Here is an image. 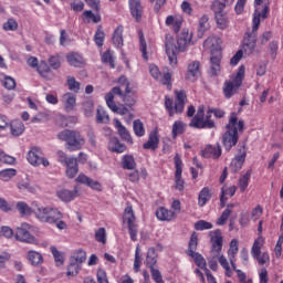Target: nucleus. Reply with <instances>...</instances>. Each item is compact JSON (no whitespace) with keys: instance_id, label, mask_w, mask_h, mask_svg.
<instances>
[{"instance_id":"obj_1","label":"nucleus","mask_w":283,"mask_h":283,"mask_svg":"<svg viewBox=\"0 0 283 283\" xmlns=\"http://www.w3.org/2000/svg\"><path fill=\"white\" fill-rule=\"evenodd\" d=\"M191 34L189 35V30L184 29L179 35H177V45L174 43V36L171 34H166L165 48L166 54L168 56L170 65L178 64V52H185L187 45L191 44Z\"/></svg>"},{"instance_id":"obj_2","label":"nucleus","mask_w":283,"mask_h":283,"mask_svg":"<svg viewBox=\"0 0 283 283\" xmlns=\"http://www.w3.org/2000/svg\"><path fill=\"white\" fill-rule=\"evenodd\" d=\"M226 129L227 132L222 136V145L226 151H231L238 145V140H240L239 133L242 134L244 132V120L240 119L238 122V114L231 113Z\"/></svg>"},{"instance_id":"obj_3","label":"nucleus","mask_w":283,"mask_h":283,"mask_svg":"<svg viewBox=\"0 0 283 283\" xmlns=\"http://www.w3.org/2000/svg\"><path fill=\"white\" fill-rule=\"evenodd\" d=\"M197 250H198V234L197 232H192L188 243L187 255H189V258H193L195 264L199 266V269H202V271L206 272V269H208L207 260H205L202 254L196 252Z\"/></svg>"},{"instance_id":"obj_4","label":"nucleus","mask_w":283,"mask_h":283,"mask_svg":"<svg viewBox=\"0 0 283 283\" xmlns=\"http://www.w3.org/2000/svg\"><path fill=\"white\" fill-rule=\"evenodd\" d=\"M260 28V14H255L253 19L252 32L247 33V36L243 39V52L245 54H253L255 45H258V30Z\"/></svg>"},{"instance_id":"obj_5","label":"nucleus","mask_w":283,"mask_h":283,"mask_svg":"<svg viewBox=\"0 0 283 283\" xmlns=\"http://www.w3.org/2000/svg\"><path fill=\"white\" fill-rule=\"evenodd\" d=\"M242 81H244V65L239 66L238 73L233 82H226L223 87V94L226 98H231L238 88L242 86Z\"/></svg>"},{"instance_id":"obj_6","label":"nucleus","mask_w":283,"mask_h":283,"mask_svg":"<svg viewBox=\"0 0 283 283\" xmlns=\"http://www.w3.org/2000/svg\"><path fill=\"white\" fill-rule=\"evenodd\" d=\"M123 220H124V222H127V224H128L130 240L133 242H136L137 235H138V226H136L134 223V222H136V216H134V209H132V206H128L124 210Z\"/></svg>"},{"instance_id":"obj_7","label":"nucleus","mask_w":283,"mask_h":283,"mask_svg":"<svg viewBox=\"0 0 283 283\" xmlns=\"http://www.w3.org/2000/svg\"><path fill=\"white\" fill-rule=\"evenodd\" d=\"M210 235V243L211 248L210 251L213 253L216 258L220 256V253H222V244H223V238H222V230L217 229L214 231L209 232Z\"/></svg>"},{"instance_id":"obj_8","label":"nucleus","mask_w":283,"mask_h":283,"mask_svg":"<svg viewBox=\"0 0 283 283\" xmlns=\"http://www.w3.org/2000/svg\"><path fill=\"white\" fill-rule=\"evenodd\" d=\"M27 160L30 163V165H33V167H39V165H43V167L50 166V161L43 158V151L36 147L32 148L28 153Z\"/></svg>"},{"instance_id":"obj_9","label":"nucleus","mask_w":283,"mask_h":283,"mask_svg":"<svg viewBox=\"0 0 283 283\" xmlns=\"http://www.w3.org/2000/svg\"><path fill=\"white\" fill-rule=\"evenodd\" d=\"M222 61V50L221 49H212L210 56V76H218L220 74V63Z\"/></svg>"},{"instance_id":"obj_10","label":"nucleus","mask_w":283,"mask_h":283,"mask_svg":"<svg viewBox=\"0 0 283 283\" xmlns=\"http://www.w3.org/2000/svg\"><path fill=\"white\" fill-rule=\"evenodd\" d=\"M32 207L35 213V218L40 220V222L50 221L52 219L49 217L52 209L51 206H43L36 201H33Z\"/></svg>"},{"instance_id":"obj_11","label":"nucleus","mask_w":283,"mask_h":283,"mask_svg":"<svg viewBox=\"0 0 283 283\" xmlns=\"http://www.w3.org/2000/svg\"><path fill=\"white\" fill-rule=\"evenodd\" d=\"M174 160H175V167H176V172H175L176 186H175V189H177L178 191H182L185 189V180H182V159L180 158L179 154H176Z\"/></svg>"},{"instance_id":"obj_12","label":"nucleus","mask_w":283,"mask_h":283,"mask_svg":"<svg viewBox=\"0 0 283 283\" xmlns=\"http://www.w3.org/2000/svg\"><path fill=\"white\" fill-rule=\"evenodd\" d=\"M30 224L22 223L15 231V239L20 242H27L28 244H34L36 240L30 234Z\"/></svg>"},{"instance_id":"obj_13","label":"nucleus","mask_w":283,"mask_h":283,"mask_svg":"<svg viewBox=\"0 0 283 283\" xmlns=\"http://www.w3.org/2000/svg\"><path fill=\"white\" fill-rule=\"evenodd\" d=\"M200 74V62L195 61L188 65L185 78L186 81H190V83H196Z\"/></svg>"},{"instance_id":"obj_14","label":"nucleus","mask_w":283,"mask_h":283,"mask_svg":"<svg viewBox=\"0 0 283 283\" xmlns=\"http://www.w3.org/2000/svg\"><path fill=\"white\" fill-rule=\"evenodd\" d=\"M189 127H193L195 129H216V122L213 119H191Z\"/></svg>"},{"instance_id":"obj_15","label":"nucleus","mask_w":283,"mask_h":283,"mask_svg":"<svg viewBox=\"0 0 283 283\" xmlns=\"http://www.w3.org/2000/svg\"><path fill=\"white\" fill-rule=\"evenodd\" d=\"M128 6L132 17L140 23V20L143 19V4L140 3V0H128Z\"/></svg>"},{"instance_id":"obj_16","label":"nucleus","mask_w":283,"mask_h":283,"mask_svg":"<svg viewBox=\"0 0 283 283\" xmlns=\"http://www.w3.org/2000/svg\"><path fill=\"white\" fill-rule=\"evenodd\" d=\"M201 156L203 158H213L214 160H218V158L222 156V148L220 147V144H217V147H213L212 145H208L201 151Z\"/></svg>"},{"instance_id":"obj_17","label":"nucleus","mask_w":283,"mask_h":283,"mask_svg":"<svg viewBox=\"0 0 283 283\" xmlns=\"http://www.w3.org/2000/svg\"><path fill=\"white\" fill-rule=\"evenodd\" d=\"M114 122L122 140H125V143H129V145H134V139L132 138V134H129V130H127L123 123H120V120H118L117 118H115Z\"/></svg>"},{"instance_id":"obj_18","label":"nucleus","mask_w":283,"mask_h":283,"mask_svg":"<svg viewBox=\"0 0 283 283\" xmlns=\"http://www.w3.org/2000/svg\"><path fill=\"white\" fill-rule=\"evenodd\" d=\"M75 182L80 185H86L87 187H91V189H94L95 191H101V182L93 180L92 178L81 174L75 179Z\"/></svg>"},{"instance_id":"obj_19","label":"nucleus","mask_w":283,"mask_h":283,"mask_svg":"<svg viewBox=\"0 0 283 283\" xmlns=\"http://www.w3.org/2000/svg\"><path fill=\"white\" fill-rule=\"evenodd\" d=\"M57 158H59V163H61V165H64V167H66L67 178H72V158L67 157V155H65V153L61 150L57 151Z\"/></svg>"},{"instance_id":"obj_20","label":"nucleus","mask_w":283,"mask_h":283,"mask_svg":"<svg viewBox=\"0 0 283 283\" xmlns=\"http://www.w3.org/2000/svg\"><path fill=\"white\" fill-rule=\"evenodd\" d=\"M108 149L115 154H123V151H127V146L120 143L116 137H113L108 142Z\"/></svg>"},{"instance_id":"obj_21","label":"nucleus","mask_w":283,"mask_h":283,"mask_svg":"<svg viewBox=\"0 0 283 283\" xmlns=\"http://www.w3.org/2000/svg\"><path fill=\"white\" fill-rule=\"evenodd\" d=\"M27 260H29L31 266H41L43 263V254L38 251L30 250L27 254Z\"/></svg>"},{"instance_id":"obj_22","label":"nucleus","mask_w":283,"mask_h":283,"mask_svg":"<svg viewBox=\"0 0 283 283\" xmlns=\"http://www.w3.org/2000/svg\"><path fill=\"white\" fill-rule=\"evenodd\" d=\"M158 143H160V139H158V133L151 132L148 136V142L143 145V148L156 151V149H158Z\"/></svg>"},{"instance_id":"obj_23","label":"nucleus","mask_w":283,"mask_h":283,"mask_svg":"<svg viewBox=\"0 0 283 283\" xmlns=\"http://www.w3.org/2000/svg\"><path fill=\"white\" fill-rule=\"evenodd\" d=\"M85 145V138L81 135V133L76 130H72V149H83Z\"/></svg>"},{"instance_id":"obj_24","label":"nucleus","mask_w":283,"mask_h":283,"mask_svg":"<svg viewBox=\"0 0 283 283\" xmlns=\"http://www.w3.org/2000/svg\"><path fill=\"white\" fill-rule=\"evenodd\" d=\"M10 129L12 136H21L23 132H25V125L23 124V122L15 119L11 122Z\"/></svg>"},{"instance_id":"obj_25","label":"nucleus","mask_w":283,"mask_h":283,"mask_svg":"<svg viewBox=\"0 0 283 283\" xmlns=\"http://www.w3.org/2000/svg\"><path fill=\"white\" fill-rule=\"evenodd\" d=\"M207 30H209V15L205 14L199 19L198 39H202Z\"/></svg>"},{"instance_id":"obj_26","label":"nucleus","mask_w":283,"mask_h":283,"mask_svg":"<svg viewBox=\"0 0 283 283\" xmlns=\"http://www.w3.org/2000/svg\"><path fill=\"white\" fill-rule=\"evenodd\" d=\"M85 163H87V155L85 153H80L77 157L72 158L73 174H78V165H85Z\"/></svg>"},{"instance_id":"obj_27","label":"nucleus","mask_w":283,"mask_h":283,"mask_svg":"<svg viewBox=\"0 0 283 283\" xmlns=\"http://www.w3.org/2000/svg\"><path fill=\"white\" fill-rule=\"evenodd\" d=\"M50 251L54 258V262L56 264V266H63L64 262H65V253L59 251V249H56V247L51 245Z\"/></svg>"},{"instance_id":"obj_28","label":"nucleus","mask_w":283,"mask_h":283,"mask_svg":"<svg viewBox=\"0 0 283 283\" xmlns=\"http://www.w3.org/2000/svg\"><path fill=\"white\" fill-rule=\"evenodd\" d=\"M96 123L98 125H107L109 123V115L103 106L97 107Z\"/></svg>"},{"instance_id":"obj_29","label":"nucleus","mask_w":283,"mask_h":283,"mask_svg":"<svg viewBox=\"0 0 283 283\" xmlns=\"http://www.w3.org/2000/svg\"><path fill=\"white\" fill-rule=\"evenodd\" d=\"M211 189L209 187H205L200 192H199V207H205L209 200H211Z\"/></svg>"},{"instance_id":"obj_30","label":"nucleus","mask_w":283,"mask_h":283,"mask_svg":"<svg viewBox=\"0 0 283 283\" xmlns=\"http://www.w3.org/2000/svg\"><path fill=\"white\" fill-rule=\"evenodd\" d=\"M156 216L158 218V220H172L174 216H176V213L171 210H167V208H159L157 211H156Z\"/></svg>"},{"instance_id":"obj_31","label":"nucleus","mask_w":283,"mask_h":283,"mask_svg":"<svg viewBox=\"0 0 283 283\" xmlns=\"http://www.w3.org/2000/svg\"><path fill=\"white\" fill-rule=\"evenodd\" d=\"M214 19L220 30H227L229 28V18L224 13H214Z\"/></svg>"},{"instance_id":"obj_32","label":"nucleus","mask_w":283,"mask_h":283,"mask_svg":"<svg viewBox=\"0 0 283 283\" xmlns=\"http://www.w3.org/2000/svg\"><path fill=\"white\" fill-rule=\"evenodd\" d=\"M14 176H17V169L7 168L0 170V180H2V182H10V180L14 178Z\"/></svg>"},{"instance_id":"obj_33","label":"nucleus","mask_w":283,"mask_h":283,"mask_svg":"<svg viewBox=\"0 0 283 283\" xmlns=\"http://www.w3.org/2000/svg\"><path fill=\"white\" fill-rule=\"evenodd\" d=\"M122 167L123 169L133 170L136 169V160L132 155H125L122 159Z\"/></svg>"},{"instance_id":"obj_34","label":"nucleus","mask_w":283,"mask_h":283,"mask_svg":"<svg viewBox=\"0 0 283 283\" xmlns=\"http://www.w3.org/2000/svg\"><path fill=\"white\" fill-rule=\"evenodd\" d=\"M113 43L115 48H123V27H117L113 33Z\"/></svg>"},{"instance_id":"obj_35","label":"nucleus","mask_w":283,"mask_h":283,"mask_svg":"<svg viewBox=\"0 0 283 283\" xmlns=\"http://www.w3.org/2000/svg\"><path fill=\"white\" fill-rule=\"evenodd\" d=\"M15 209L19 211L20 216H32V209L27 202L19 201L15 205Z\"/></svg>"},{"instance_id":"obj_36","label":"nucleus","mask_w":283,"mask_h":283,"mask_svg":"<svg viewBox=\"0 0 283 283\" xmlns=\"http://www.w3.org/2000/svg\"><path fill=\"white\" fill-rule=\"evenodd\" d=\"M49 218H51L48 222L49 224H54V222H59V220L63 219V213L60 212L57 208L51 207V212L49 213Z\"/></svg>"},{"instance_id":"obj_37","label":"nucleus","mask_w":283,"mask_h":283,"mask_svg":"<svg viewBox=\"0 0 283 283\" xmlns=\"http://www.w3.org/2000/svg\"><path fill=\"white\" fill-rule=\"evenodd\" d=\"M122 98L126 107H134V104L137 103L136 95L132 92V90L128 93L125 91Z\"/></svg>"},{"instance_id":"obj_38","label":"nucleus","mask_w":283,"mask_h":283,"mask_svg":"<svg viewBox=\"0 0 283 283\" xmlns=\"http://www.w3.org/2000/svg\"><path fill=\"white\" fill-rule=\"evenodd\" d=\"M57 137L60 140H64L66 143V149H72V130L65 129L62 130Z\"/></svg>"},{"instance_id":"obj_39","label":"nucleus","mask_w":283,"mask_h":283,"mask_svg":"<svg viewBox=\"0 0 283 283\" xmlns=\"http://www.w3.org/2000/svg\"><path fill=\"white\" fill-rule=\"evenodd\" d=\"M138 36H139V48L140 52L143 54V59L147 61V41L145 40V33H143V30L138 31Z\"/></svg>"},{"instance_id":"obj_40","label":"nucleus","mask_w":283,"mask_h":283,"mask_svg":"<svg viewBox=\"0 0 283 283\" xmlns=\"http://www.w3.org/2000/svg\"><path fill=\"white\" fill-rule=\"evenodd\" d=\"M224 8H227V4L224 3V0H213L210 9L214 14H222Z\"/></svg>"},{"instance_id":"obj_41","label":"nucleus","mask_w":283,"mask_h":283,"mask_svg":"<svg viewBox=\"0 0 283 283\" xmlns=\"http://www.w3.org/2000/svg\"><path fill=\"white\" fill-rule=\"evenodd\" d=\"M0 78L6 87V90H14L17 87V81L13 77L8 76L6 74H1Z\"/></svg>"},{"instance_id":"obj_42","label":"nucleus","mask_w":283,"mask_h":283,"mask_svg":"<svg viewBox=\"0 0 283 283\" xmlns=\"http://www.w3.org/2000/svg\"><path fill=\"white\" fill-rule=\"evenodd\" d=\"M73 259L75 260L76 264H83L85 260H87V252L83 249L75 250L73 253Z\"/></svg>"},{"instance_id":"obj_43","label":"nucleus","mask_w":283,"mask_h":283,"mask_svg":"<svg viewBox=\"0 0 283 283\" xmlns=\"http://www.w3.org/2000/svg\"><path fill=\"white\" fill-rule=\"evenodd\" d=\"M249 180H251V170H248L240 179L239 187L241 191H247V187H249Z\"/></svg>"},{"instance_id":"obj_44","label":"nucleus","mask_w":283,"mask_h":283,"mask_svg":"<svg viewBox=\"0 0 283 283\" xmlns=\"http://www.w3.org/2000/svg\"><path fill=\"white\" fill-rule=\"evenodd\" d=\"M72 66L73 67H85V59L78 53H72Z\"/></svg>"},{"instance_id":"obj_45","label":"nucleus","mask_w":283,"mask_h":283,"mask_svg":"<svg viewBox=\"0 0 283 283\" xmlns=\"http://www.w3.org/2000/svg\"><path fill=\"white\" fill-rule=\"evenodd\" d=\"M133 129L139 138L145 136V126L143 125V122H140V119L134 120Z\"/></svg>"},{"instance_id":"obj_46","label":"nucleus","mask_w":283,"mask_h":283,"mask_svg":"<svg viewBox=\"0 0 283 283\" xmlns=\"http://www.w3.org/2000/svg\"><path fill=\"white\" fill-rule=\"evenodd\" d=\"M62 105L65 112H72V93H65L62 96Z\"/></svg>"},{"instance_id":"obj_47","label":"nucleus","mask_w":283,"mask_h":283,"mask_svg":"<svg viewBox=\"0 0 283 283\" xmlns=\"http://www.w3.org/2000/svg\"><path fill=\"white\" fill-rule=\"evenodd\" d=\"M83 109L84 115L87 118H91V116H94V102L93 101H86L83 103Z\"/></svg>"},{"instance_id":"obj_48","label":"nucleus","mask_w":283,"mask_h":283,"mask_svg":"<svg viewBox=\"0 0 283 283\" xmlns=\"http://www.w3.org/2000/svg\"><path fill=\"white\" fill-rule=\"evenodd\" d=\"M0 211L3 213H10V211H14V205L8 202L4 198H0Z\"/></svg>"},{"instance_id":"obj_49","label":"nucleus","mask_w":283,"mask_h":283,"mask_svg":"<svg viewBox=\"0 0 283 283\" xmlns=\"http://www.w3.org/2000/svg\"><path fill=\"white\" fill-rule=\"evenodd\" d=\"M196 231H205L209 229H213V223L205 220H199L195 223Z\"/></svg>"},{"instance_id":"obj_50","label":"nucleus","mask_w":283,"mask_h":283,"mask_svg":"<svg viewBox=\"0 0 283 283\" xmlns=\"http://www.w3.org/2000/svg\"><path fill=\"white\" fill-rule=\"evenodd\" d=\"M72 43V40L70 39V34H67V31L61 30L60 31V45L62 48H67Z\"/></svg>"},{"instance_id":"obj_51","label":"nucleus","mask_w":283,"mask_h":283,"mask_svg":"<svg viewBox=\"0 0 283 283\" xmlns=\"http://www.w3.org/2000/svg\"><path fill=\"white\" fill-rule=\"evenodd\" d=\"M239 154L234 157V163H240L241 165H244V160H247V146L243 144L239 148Z\"/></svg>"},{"instance_id":"obj_52","label":"nucleus","mask_w":283,"mask_h":283,"mask_svg":"<svg viewBox=\"0 0 283 283\" xmlns=\"http://www.w3.org/2000/svg\"><path fill=\"white\" fill-rule=\"evenodd\" d=\"M102 63H108V65L114 70L116 64H114V56L112 55L111 51H105L102 55Z\"/></svg>"},{"instance_id":"obj_53","label":"nucleus","mask_w":283,"mask_h":283,"mask_svg":"<svg viewBox=\"0 0 283 283\" xmlns=\"http://www.w3.org/2000/svg\"><path fill=\"white\" fill-rule=\"evenodd\" d=\"M19 28V23H17V20L9 19L7 22L3 23V30L6 32H14Z\"/></svg>"},{"instance_id":"obj_54","label":"nucleus","mask_w":283,"mask_h":283,"mask_svg":"<svg viewBox=\"0 0 283 283\" xmlns=\"http://www.w3.org/2000/svg\"><path fill=\"white\" fill-rule=\"evenodd\" d=\"M95 240L97 242H101L102 244H105V242H107V232L105 231V228H99L95 232Z\"/></svg>"},{"instance_id":"obj_55","label":"nucleus","mask_w":283,"mask_h":283,"mask_svg":"<svg viewBox=\"0 0 283 283\" xmlns=\"http://www.w3.org/2000/svg\"><path fill=\"white\" fill-rule=\"evenodd\" d=\"M112 112H114L115 114H119V116H125L126 114L129 113V108H127V106H125V104H119V105H114L112 106Z\"/></svg>"},{"instance_id":"obj_56","label":"nucleus","mask_w":283,"mask_h":283,"mask_svg":"<svg viewBox=\"0 0 283 283\" xmlns=\"http://www.w3.org/2000/svg\"><path fill=\"white\" fill-rule=\"evenodd\" d=\"M178 134H185V124L182 122H175L172 125V136L176 138Z\"/></svg>"},{"instance_id":"obj_57","label":"nucleus","mask_w":283,"mask_h":283,"mask_svg":"<svg viewBox=\"0 0 283 283\" xmlns=\"http://www.w3.org/2000/svg\"><path fill=\"white\" fill-rule=\"evenodd\" d=\"M94 41L98 48H103V43L105 42V32H103L101 29H97Z\"/></svg>"},{"instance_id":"obj_58","label":"nucleus","mask_w":283,"mask_h":283,"mask_svg":"<svg viewBox=\"0 0 283 283\" xmlns=\"http://www.w3.org/2000/svg\"><path fill=\"white\" fill-rule=\"evenodd\" d=\"M269 12H270V8H269V1L264 4V8L262 9V11L260 12L258 9H255L254 14H253V19H255V14H259V21L260 19H269Z\"/></svg>"},{"instance_id":"obj_59","label":"nucleus","mask_w":283,"mask_h":283,"mask_svg":"<svg viewBox=\"0 0 283 283\" xmlns=\"http://www.w3.org/2000/svg\"><path fill=\"white\" fill-rule=\"evenodd\" d=\"M229 258L235 259V255H238V239H233L230 242V248L228 250Z\"/></svg>"},{"instance_id":"obj_60","label":"nucleus","mask_w":283,"mask_h":283,"mask_svg":"<svg viewBox=\"0 0 283 283\" xmlns=\"http://www.w3.org/2000/svg\"><path fill=\"white\" fill-rule=\"evenodd\" d=\"M57 197L62 202H70L72 200V191L62 189L57 191Z\"/></svg>"},{"instance_id":"obj_61","label":"nucleus","mask_w":283,"mask_h":283,"mask_svg":"<svg viewBox=\"0 0 283 283\" xmlns=\"http://www.w3.org/2000/svg\"><path fill=\"white\" fill-rule=\"evenodd\" d=\"M18 189H20V191H29V193H35L36 192V188L34 186H30L25 181L18 182Z\"/></svg>"},{"instance_id":"obj_62","label":"nucleus","mask_w":283,"mask_h":283,"mask_svg":"<svg viewBox=\"0 0 283 283\" xmlns=\"http://www.w3.org/2000/svg\"><path fill=\"white\" fill-rule=\"evenodd\" d=\"M3 163H4V165H14L15 159H14V157H12L10 155H6V153H3L0 149V165Z\"/></svg>"},{"instance_id":"obj_63","label":"nucleus","mask_w":283,"mask_h":283,"mask_svg":"<svg viewBox=\"0 0 283 283\" xmlns=\"http://www.w3.org/2000/svg\"><path fill=\"white\" fill-rule=\"evenodd\" d=\"M165 107L169 114L170 117H172L176 112L174 111V98H170V97H165Z\"/></svg>"},{"instance_id":"obj_64","label":"nucleus","mask_w":283,"mask_h":283,"mask_svg":"<svg viewBox=\"0 0 283 283\" xmlns=\"http://www.w3.org/2000/svg\"><path fill=\"white\" fill-rule=\"evenodd\" d=\"M96 276L98 283H109V281L107 280V272H105L104 269L99 268L97 270Z\"/></svg>"}]
</instances>
